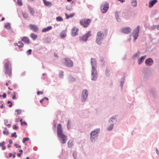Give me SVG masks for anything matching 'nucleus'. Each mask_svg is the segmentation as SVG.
<instances>
[{
	"mask_svg": "<svg viewBox=\"0 0 159 159\" xmlns=\"http://www.w3.org/2000/svg\"><path fill=\"white\" fill-rule=\"evenodd\" d=\"M9 143L10 144H11L13 143V142H12V140H10V139L9 140Z\"/></svg>",
	"mask_w": 159,
	"mask_h": 159,
	"instance_id": "50",
	"label": "nucleus"
},
{
	"mask_svg": "<svg viewBox=\"0 0 159 159\" xmlns=\"http://www.w3.org/2000/svg\"><path fill=\"white\" fill-rule=\"evenodd\" d=\"M23 17L25 18H27L28 17V15L27 13H23Z\"/></svg>",
	"mask_w": 159,
	"mask_h": 159,
	"instance_id": "40",
	"label": "nucleus"
},
{
	"mask_svg": "<svg viewBox=\"0 0 159 159\" xmlns=\"http://www.w3.org/2000/svg\"><path fill=\"white\" fill-rule=\"evenodd\" d=\"M88 91L87 90H84L82 93V96L83 98L82 101H84L88 97Z\"/></svg>",
	"mask_w": 159,
	"mask_h": 159,
	"instance_id": "10",
	"label": "nucleus"
},
{
	"mask_svg": "<svg viewBox=\"0 0 159 159\" xmlns=\"http://www.w3.org/2000/svg\"><path fill=\"white\" fill-rule=\"evenodd\" d=\"M65 15H66V18L67 19H68L69 18L73 17L74 16L75 14L74 13H72V14H70V15H67V14H66Z\"/></svg>",
	"mask_w": 159,
	"mask_h": 159,
	"instance_id": "28",
	"label": "nucleus"
},
{
	"mask_svg": "<svg viewBox=\"0 0 159 159\" xmlns=\"http://www.w3.org/2000/svg\"><path fill=\"white\" fill-rule=\"evenodd\" d=\"M14 146L17 148H21V146L20 145L18 146V144H16L14 145Z\"/></svg>",
	"mask_w": 159,
	"mask_h": 159,
	"instance_id": "48",
	"label": "nucleus"
},
{
	"mask_svg": "<svg viewBox=\"0 0 159 159\" xmlns=\"http://www.w3.org/2000/svg\"><path fill=\"white\" fill-rule=\"evenodd\" d=\"M17 3L20 6L22 5V3L21 0H17Z\"/></svg>",
	"mask_w": 159,
	"mask_h": 159,
	"instance_id": "35",
	"label": "nucleus"
},
{
	"mask_svg": "<svg viewBox=\"0 0 159 159\" xmlns=\"http://www.w3.org/2000/svg\"><path fill=\"white\" fill-rule=\"evenodd\" d=\"M57 135L60 139V141L62 143H65L67 141V137L62 132L61 125L60 124L57 125Z\"/></svg>",
	"mask_w": 159,
	"mask_h": 159,
	"instance_id": "1",
	"label": "nucleus"
},
{
	"mask_svg": "<svg viewBox=\"0 0 159 159\" xmlns=\"http://www.w3.org/2000/svg\"><path fill=\"white\" fill-rule=\"evenodd\" d=\"M118 14V13H116V14H115V15L116 16V18L117 19V18H118V16H117V14Z\"/></svg>",
	"mask_w": 159,
	"mask_h": 159,
	"instance_id": "57",
	"label": "nucleus"
},
{
	"mask_svg": "<svg viewBox=\"0 0 159 159\" xmlns=\"http://www.w3.org/2000/svg\"><path fill=\"white\" fill-rule=\"evenodd\" d=\"M91 20L89 19H82L80 21V24L84 27H88L90 24Z\"/></svg>",
	"mask_w": 159,
	"mask_h": 159,
	"instance_id": "4",
	"label": "nucleus"
},
{
	"mask_svg": "<svg viewBox=\"0 0 159 159\" xmlns=\"http://www.w3.org/2000/svg\"><path fill=\"white\" fill-rule=\"evenodd\" d=\"M16 98V96L15 95H13L12 97V98L13 99H15Z\"/></svg>",
	"mask_w": 159,
	"mask_h": 159,
	"instance_id": "51",
	"label": "nucleus"
},
{
	"mask_svg": "<svg viewBox=\"0 0 159 159\" xmlns=\"http://www.w3.org/2000/svg\"><path fill=\"white\" fill-rule=\"evenodd\" d=\"M91 32L90 31H89L85 35L80 37H79V40L81 42H86L87 39L88 38L91 36Z\"/></svg>",
	"mask_w": 159,
	"mask_h": 159,
	"instance_id": "5",
	"label": "nucleus"
},
{
	"mask_svg": "<svg viewBox=\"0 0 159 159\" xmlns=\"http://www.w3.org/2000/svg\"><path fill=\"white\" fill-rule=\"evenodd\" d=\"M145 62L147 66H151L153 64V61L152 58H149L146 60Z\"/></svg>",
	"mask_w": 159,
	"mask_h": 159,
	"instance_id": "14",
	"label": "nucleus"
},
{
	"mask_svg": "<svg viewBox=\"0 0 159 159\" xmlns=\"http://www.w3.org/2000/svg\"><path fill=\"white\" fill-rule=\"evenodd\" d=\"M70 80L72 81H74L75 80V79L71 76H70Z\"/></svg>",
	"mask_w": 159,
	"mask_h": 159,
	"instance_id": "42",
	"label": "nucleus"
},
{
	"mask_svg": "<svg viewBox=\"0 0 159 159\" xmlns=\"http://www.w3.org/2000/svg\"><path fill=\"white\" fill-rule=\"evenodd\" d=\"M156 153L157 154H159V151L157 149H156Z\"/></svg>",
	"mask_w": 159,
	"mask_h": 159,
	"instance_id": "58",
	"label": "nucleus"
},
{
	"mask_svg": "<svg viewBox=\"0 0 159 159\" xmlns=\"http://www.w3.org/2000/svg\"><path fill=\"white\" fill-rule=\"evenodd\" d=\"M7 103L8 104H9V103L11 104L12 103V102L11 101H8Z\"/></svg>",
	"mask_w": 159,
	"mask_h": 159,
	"instance_id": "61",
	"label": "nucleus"
},
{
	"mask_svg": "<svg viewBox=\"0 0 159 159\" xmlns=\"http://www.w3.org/2000/svg\"><path fill=\"white\" fill-rule=\"evenodd\" d=\"M8 82H6L5 84L6 86H8Z\"/></svg>",
	"mask_w": 159,
	"mask_h": 159,
	"instance_id": "63",
	"label": "nucleus"
},
{
	"mask_svg": "<svg viewBox=\"0 0 159 159\" xmlns=\"http://www.w3.org/2000/svg\"><path fill=\"white\" fill-rule=\"evenodd\" d=\"M11 136L12 137H15V138H16L17 137L16 133V132H14V133L11 134Z\"/></svg>",
	"mask_w": 159,
	"mask_h": 159,
	"instance_id": "39",
	"label": "nucleus"
},
{
	"mask_svg": "<svg viewBox=\"0 0 159 159\" xmlns=\"http://www.w3.org/2000/svg\"><path fill=\"white\" fill-rule=\"evenodd\" d=\"M29 11H30V13L32 14H33L34 13V9L31 8V7H29Z\"/></svg>",
	"mask_w": 159,
	"mask_h": 159,
	"instance_id": "29",
	"label": "nucleus"
},
{
	"mask_svg": "<svg viewBox=\"0 0 159 159\" xmlns=\"http://www.w3.org/2000/svg\"><path fill=\"white\" fill-rule=\"evenodd\" d=\"M23 120H20V122H21V125L24 126L27 125V123L24 121H22Z\"/></svg>",
	"mask_w": 159,
	"mask_h": 159,
	"instance_id": "34",
	"label": "nucleus"
},
{
	"mask_svg": "<svg viewBox=\"0 0 159 159\" xmlns=\"http://www.w3.org/2000/svg\"><path fill=\"white\" fill-rule=\"evenodd\" d=\"M73 145V142L71 140H69L68 143V147L71 148Z\"/></svg>",
	"mask_w": 159,
	"mask_h": 159,
	"instance_id": "27",
	"label": "nucleus"
},
{
	"mask_svg": "<svg viewBox=\"0 0 159 159\" xmlns=\"http://www.w3.org/2000/svg\"><path fill=\"white\" fill-rule=\"evenodd\" d=\"M30 37L33 40H35L37 37V35L32 33L31 34Z\"/></svg>",
	"mask_w": 159,
	"mask_h": 159,
	"instance_id": "24",
	"label": "nucleus"
},
{
	"mask_svg": "<svg viewBox=\"0 0 159 159\" xmlns=\"http://www.w3.org/2000/svg\"><path fill=\"white\" fill-rule=\"evenodd\" d=\"M31 52H32V50L29 49L27 51V52L28 54L30 55L31 54Z\"/></svg>",
	"mask_w": 159,
	"mask_h": 159,
	"instance_id": "43",
	"label": "nucleus"
},
{
	"mask_svg": "<svg viewBox=\"0 0 159 159\" xmlns=\"http://www.w3.org/2000/svg\"><path fill=\"white\" fill-rule=\"evenodd\" d=\"M43 92L42 91H38L37 92V94L38 95H39L40 94H43Z\"/></svg>",
	"mask_w": 159,
	"mask_h": 159,
	"instance_id": "44",
	"label": "nucleus"
},
{
	"mask_svg": "<svg viewBox=\"0 0 159 159\" xmlns=\"http://www.w3.org/2000/svg\"><path fill=\"white\" fill-rule=\"evenodd\" d=\"M109 7V4L107 2L102 4L101 7V11L103 13H106L108 10Z\"/></svg>",
	"mask_w": 159,
	"mask_h": 159,
	"instance_id": "7",
	"label": "nucleus"
},
{
	"mask_svg": "<svg viewBox=\"0 0 159 159\" xmlns=\"http://www.w3.org/2000/svg\"><path fill=\"white\" fill-rule=\"evenodd\" d=\"M5 142H3L2 143H0V146H3V145L5 144Z\"/></svg>",
	"mask_w": 159,
	"mask_h": 159,
	"instance_id": "46",
	"label": "nucleus"
},
{
	"mask_svg": "<svg viewBox=\"0 0 159 159\" xmlns=\"http://www.w3.org/2000/svg\"><path fill=\"white\" fill-rule=\"evenodd\" d=\"M7 147L8 148H10L11 147V145L10 144H9L7 145Z\"/></svg>",
	"mask_w": 159,
	"mask_h": 159,
	"instance_id": "64",
	"label": "nucleus"
},
{
	"mask_svg": "<svg viewBox=\"0 0 159 159\" xmlns=\"http://www.w3.org/2000/svg\"><path fill=\"white\" fill-rule=\"evenodd\" d=\"M56 20L57 21H61L63 20V19L61 16H58L56 18Z\"/></svg>",
	"mask_w": 159,
	"mask_h": 159,
	"instance_id": "32",
	"label": "nucleus"
},
{
	"mask_svg": "<svg viewBox=\"0 0 159 159\" xmlns=\"http://www.w3.org/2000/svg\"><path fill=\"white\" fill-rule=\"evenodd\" d=\"M29 140V138H24L22 140V142L23 143H25L26 141H28Z\"/></svg>",
	"mask_w": 159,
	"mask_h": 159,
	"instance_id": "38",
	"label": "nucleus"
},
{
	"mask_svg": "<svg viewBox=\"0 0 159 159\" xmlns=\"http://www.w3.org/2000/svg\"><path fill=\"white\" fill-rule=\"evenodd\" d=\"M107 34V33L106 32L104 34L101 31L98 32L96 37V43L98 44H101L102 43V40L103 39L104 36L105 34L106 35Z\"/></svg>",
	"mask_w": 159,
	"mask_h": 159,
	"instance_id": "2",
	"label": "nucleus"
},
{
	"mask_svg": "<svg viewBox=\"0 0 159 159\" xmlns=\"http://www.w3.org/2000/svg\"><path fill=\"white\" fill-rule=\"evenodd\" d=\"M21 155V153H18L17 154V156L18 157H20Z\"/></svg>",
	"mask_w": 159,
	"mask_h": 159,
	"instance_id": "53",
	"label": "nucleus"
},
{
	"mask_svg": "<svg viewBox=\"0 0 159 159\" xmlns=\"http://www.w3.org/2000/svg\"><path fill=\"white\" fill-rule=\"evenodd\" d=\"M131 30V29L128 27L122 28L121 30V32L124 34H128L130 32Z\"/></svg>",
	"mask_w": 159,
	"mask_h": 159,
	"instance_id": "12",
	"label": "nucleus"
},
{
	"mask_svg": "<svg viewBox=\"0 0 159 159\" xmlns=\"http://www.w3.org/2000/svg\"><path fill=\"white\" fill-rule=\"evenodd\" d=\"M91 63L92 66V70L96 69V62L94 59L92 58Z\"/></svg>",
	"mask_w": 159,
	"mask_h": 159,
	"instance_id": "15",
	"label": "nucleus"
},
{
	"mask_svg": "<svg viewBox=\"0 0 159 159\" xmlns=\"http://www.w3.org/2000/svg\"><path fill=\"white\" fill-rule=\"evenodd\" d=\"M13 128L14 129H18V127L16 126V125H14L13 126Z\"/></svg>",
	"mask_w": 159,
	"mask_h": 159,
	"instance_id": "45",
	"label": "nucleus"
},
{
	"mask_svg": "<svg viewBox=\"0 0 159 159\" xmlns=\"http://www.w3.org/2000/svg\"><path fill=\"white\" fill-rule=\"evenodd\" d=\"M18 46L19 48H22L24 46V44L21 41H19Z\"/></svg>",
	"mask_w": 159,
	"mask_h": 159,
	"instance_id": "26",
	"label": "nucleus"
},
{
	"mask_svg": "<svg viewBox=\"0 0 159 159\" xmlns=\"http://www.w3.org/2000/svg\"><path fill=\"white\" fill-rule=\"evenodd\" d=\"M146 56H142L138 60V62L139 64H141L143 61L144 59H145Z\"/></svg>",
	"mask_w": 159,
	"mask_h": 159,
	"instance_id": "22",
	"label": "nucleus"
},
{
	"mask_svg": "<svg viewBox=\"0 0 159 159\" xmlns=\"http://www.w3.org/2000/svg\"><path fill=\"white\" fill-rule=\"evenodd\" d=\"M52 29V27L51 26H49L43 29L42 30V32H46L51 30Z\"/></svg>",
	"mask_w": 159,
	"mask_h": 159,
	"instance_id": "23",
	"label": "nucleus"
},
{
	"mask_svg": "<svg viewBox=\"0 0 159 159\" xmlns=\"http://www.w3.org/2000/svg\"><path fill=\"white\" fill-rule=\"evenodd\" d=\"M2 97L4 98H5L6 97V94L5 93H4Z\"/></svg>",
	"mask_w": 159,
	"mask_h": 159,
	"instance_id": "49",
	"label": "nucleus"
},
{
	"mask_svg": "<svg viewBox=\"0 0 159 159\" xmlns=\"http://www.w3.org/2000/svg\"><path fill=\"white\" fill-rule=\"evenodd\" d=\"M139 54H140V52H139V51H138V53H136V54H134V55L133 57H137L138 56H139Z\"/></svg>",
	"mask_w": 159,
	"mask_h": 159,
	"instance_id": "41",
	"label": "nucleus"
},
{
	"mask_svg": "<svg viewBox=\"0 0 159 159\" xmlns=\"http://www.w3.org/2000/svg\"><path fill=\"white\" fill-rule=\"evenodd\" d=\"M131 5L134 7L137 6V1L136 0H132L131 3Z\"/></svg>",
	"mask_w": 159,
	"mask_h": 159,
	"instance_id": "25",
	"label": "nucleus"
},
{
	"mask_svg": "<svg viewBox=\"0 0 159 159\" xmlns=\"http://www.w3.org/2000/svg\"><path fill=\"white\" fill-rule=\"evenodd\" d=\"M12 154L11 153H10L9 154V157H11L12 156Z\"/></svg>",
	"mask_w": 159,
	"mask_h": 159,
	"instance_id": "55",
	"label": "nucleus"
},
{
	"mask_svg": "<svg viewBox=\"0 0 159 159\" xmlns=\"http://www.w3.org/2000/svg\"><path fill=\"white\" fill-rule=\"evenodd\" d=\"M7 125V126L9 127V128H10L11 127V125L10 124H8Z\"/></svg>",
	"mask_w": 159,
	"mask_h": 159,
	"instance_id": "52",
	"label": "nucleus"
},
{
	"mask_svg": "<svg viewBox=\"0 0 159 159\" xmlns=\"http://www.w3.org/2000/svg\"><path fill=\"white\" fill-rule=\"evenodd\" d=\"M43 100H44L43 99H42V100H41L40 101V102L41 103H42L43 101Z\"/></svg>",
	"mask_w": 159,
	"mask_h": 159,
	"instance_id": "62",
	"label": "nucleus"
},
{
	"mask_svg": "<svg viewBox=\"0 0 159 159\" xmlns=\"http://www.w3.org/2000/svg\"><path fill=\"white\" fill-rule=\"evenodd\" d=\"M16 112L17 114L19 115L21 113L22 111L20 109L16 110Z\"/></svg>",
	"mask_w": 159,
	"mask_h": 159,
	"instance_id": "33",
	"label": "nucleus"
},
{
	"mask_svg": "<svg viewBox=\"0 0 159 159\" xmlns=\"http://www.w3.org/2000/svg\"><path fill=\"white\" fill-rule=\"evenodd\" d=\"M113 124H111L110 126L109 127L107 128V130L108 131H111L113 129Z\"/></svg>",
	"mask_w": 159,
	"mask_h": 159,
	"instance_id": "30",
	"label": "nucleus"
},
{
	"mask_svg": "<svg viewBox=\"0 0 159 159\" xmlns=\"http://www.w3.org/2000/svg\"><path fill=\"white\" fill-rule=\"evenodd\" d=\"M21 41H23L24 43L27 44H29L30 43V41L27 37L25 36L23 37L21 39Z\"/></svg>",
	"mask_w": 159,
	"mask_h": 159,
	"instance_id": "16",
	"label": "nucleus"
},
{
	"mask_svg": "<svg viewBox=\"0 0 159 159\" xmlns=\"http://www.w3.org/2000/svg\"><path fill=\"white\" fill-rule=\"evenodd\" d=\"M91 75L92 76V80L94 81L96 80L97 78V72L96 69L92 70Z\"/></svg>",
	"mask_w": 159,
	"mask_h": 159,
	"instance_id": "8",
	"label": "nucleus"
},
{
	"mask_svg": "<svg viewBox=\"0 0 159 159\" xmlns=\"http://www.w3.org/2000/svg\"><path fill=\"white\" fill-rule=\"evenodd\" d=\"M5 130L3 131V133L4 134H6L7 135H8L9 134V132L8 131H7V129L6 128H4Z\"/></svg>",
	"mask_w": 159,
	"mask_h": 159,
	"instance_id": "31",
	"label": "nucleus"
},
{
	"mask_svg": "<svg viewBox=\"0 0 159 159\" xmlns=\"http://www.w3.org/2000/svg\"><path fill=\"white\" fill-rule=\"evenodd\" d=\"M44 4L47 7H51L52 5L51 2L47 1L46 0H43Z\"/></svg>",
	"mask_w": 159,
	"mask_h": 159,
	"instance_id": "21",
	"label": "nucleus"
},
{
	"mask_svg": "<svg viewBox=\"0 0 159 159\" xmlns=\"http://www.w3.org/2000/svg\"><path fill=\"white\" fill-rule=\"evenodd\" d=\"M43 99V100H44L45 99H47V100H48V99L47 97H46L44 98Z\"/></svg>",
	"mask_w": 159,
	"mask_h": 159,
	"instance_id": "54",
	"label": "nucleus"
},
{
	"mask_svg": "<svg viewBox=\"0 0 159 159\" xmlns=\"http://www.w3.org/2000/svg\"><path fill=\"white\" fill-rule=\"evenodd\" d=\"M29 27L31 30L35 32H37L39 30L38 27L34 25L30 24L29 25Z\"/></svg>",
	"mask_w": 159,
	"mask_h": 159,
	"instance_id": "13",
	"label": "nucleus"
},
{
	"mask_svg": "<svg viewBox=\"0 0 159 159\" xmlns=\"http://www.w3.org/2000/svg\"><path fill=\"white\" fill-rule=\"evenodd\" d=\"M10 65V62L7 60H5L4 67L5 68H11L9 67Z\"/></svg>",
	"mask_w": 159,
	"mask_h": 159,
	"instance_id": "19",
	"label": "nucleus"
},
{
	"mask_svg": "<svg viewBox=\"0 0 159 159\" xmlns=\"http://www.w3.org/2000/svg\"><path fill=\"white\" fill-rule=\"evenodd\" d=\"M6 147L5 146H2V149L4 150L5 149Z\"/></svg>",
	"mask_w": 159,
	"mask_h": 159,
	"instance_id": "56",
	"label": "nucleus"
},
{
	"mask_svg": "<svg viewBox=\"0 0 159 159\" xmlns=\"http://www.w3.org/2000/svg\"><path fill=\"white\" fill-rule=\"evenodd\" d=\"M8 121L7 120H6V121H5V124L6 125H7V123Z\"/></svg>",
	"mask_w": 159,
	"mask_h": 159,
	"instance_id": "59",
	"label": "nucleus"
},
{
	"mask_svg": "<svg viewBox=\"0 0 159 159\" xmlns=\"http://www.w3.org/2000/svg\"><path fill=\"white\" fill-rule=\"evenodd\" d=\"M100 131V129H97L91 132L90 139L92 142H95L96 139H97Z\"/></svg>",
	"mask_w": 159,
	"mask_h": 159,
	"instance_id": "3",
	"label": "nucleus"
},
{
	"mask_svg": "<svg viewBox=\"0 0 159 159\" xmlns=\"http://www.w3.org/2000/svg\"><path fill=\"white\" fill-rule=\"evenodd\" d=\"M4 107V106H3V104L1 106H0V108H2Z\"/></svg>",
	"mask_w": 159,
	"mask_h": 159,
	"instance_id": "60",
	"label": "nucleus"
},
{
	"mask_svg": "<svg viewBox=\"0 0 159 159\" xmlns=\"http://www.w3.org/2000/svg\"><path fill=\"white\" fill-rule=\"evenodd\" d=\"M63 63L68 67H72L73 66V62L68 58H65L62 61Z\"/></svg>",
	"mask_w": 159,
	"mask_h": 159,
	"instance_id": "6",
	"label": "nucleus"
},
{
	"mask_svg": "<svg viewBox=\"0 0 159 159\" xmlns=\"http://www.w3.org/2000/svg\"><path fill=\"white\" fill-rule=\"evenodd\" d=\"M5 73L6 75H8L9 76H11V68H5Z\"/></svg>",
	"mask_w": 159,
	"mask_h": 159,
	"instance_id": "18",
	"label": "nucleus"
},
{
	"mask_svg": "<svg viewBox=\"0 0 159 159\" xmlns=\"http://www.w3.org/2000/svg\"><path fill=\"white\" fill-rule=\"evenodd\" d=\"M13 86L14 89H16L17 88V85L16 84H13Z\"/></svg>",
	"mask_w": 159,
	"mask_h": 159,
	"instance_id": "47",
	"label": "nucleus"
},
{
	"mask_svg": "<svg viewBox=\"0 0 159 159\" xmlns=\"http://www.w3.org/2000/svg\"><path fill=\"white\" fill-rule=\"evenodd\" d=\"M66 30L62 31L60 33V36L61 38H63L66 37Z\"/></svg>",
	"mask_w": 159,
	"mask_h": 159,
	"instance_id": "20",
	"label": "nucleus"
},
{
	"mask_svg": "<svg viewBox=\"0 0 159 159\" xmlns=\"http://www.w3.org/2000/svg\"><path fill=\"white\" fill-rule=\"evenodd\" d=\"M5 27L6 28L8 29H10L11 27L10 25L9 24H7L5 25Z\"/></svg>",
	"mask_w": 159,
	"mask_h": 159,
	"instance_id": "37",
	"label": "nucleus"
},
{
	"mask_svg": "<svg viewBox=\"0 0 159 159\" xmlns=\"http://www.w3.org/2000/svg\"><path fill=\"white\" fill-rule=\"evenodd\" d=\"M139 26H138L137 27L136 29L134 30L133 31V34H134L133 37L134 38L135 41L137 39V37L138 36V33L139 32Z\"/></svg>",
	"mask_w": 159,
	"mask_h": 159,
	"instance_id": "9",
	"label": "nucleus"
},
{
	"mask_svg": "<svg viewBox=\"0 0 159 159\" xmlns=\"http://www.w3.org/2000/svg\"><path fill=\"white\" fill-rule=\"evenodd\" d=\"M79 30L75 27H74L72 29L71 35L73 36H75L78 34Z\"/></svg>",
	"mask_w": 159,
	"mask_h": 159,
	"instance_id": "11",
	"label": "nucleus"
},
{
	"mask_svg": "<svg viewBox=\"0 0 159 159\" xmlns=\"http://www.w3.org/2000/svg\"><path fill=\"white\" fill-rule=\"evenodd\" d=\"M157 2V0H152L149 2L148 7L149 8L152 7L154 5H155Z\"/></svg>",
	"mask_w": 159,
	"mask_h": 159,
	"instance_id": "17",
	"label": "nucleus"
},
{
	"mask_svg": "<svg viewBox=\"0 0 159 159\" xmlns=\"http://www.w3.org/2000/svg\"><path fill=\"white\" fill-rule=\"evenodd\" d=\"M64 74L63 72V71H61L59 73V76L60 78H63V77Z\"/></svg>",
	"mask_w": 159,
	"mask_h": 159,
	"instance_id": "36",
	"label": "nucleus"
}]
</instances>
